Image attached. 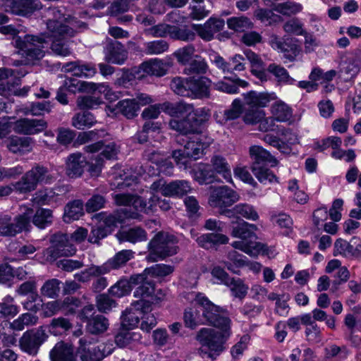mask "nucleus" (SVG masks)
<instances>
[{"instance_id": "obj_1", "label": "nucleus", "mask_w": 361, "mask_h": 361, "mask_svg": "<svg viewBox=\"0 0 361 361\" xmlns=\"http://www.w3.org/2000/svg\"><path fill=\"white\" fill-rule=\"evenodd\" d=\"M188 299L200 307L205 324L219 329L204 327L196 334V340L201 345L198 354L203 358L214 360L226 349V343L231 335V320L223 307L213 303L202 293L192 292Z\"/></svg>"}, {"instance_id": "obj_2", "label": "nucleus", "mask_w": 361, "mask_h": 361, "mask_svg": "<svg viewBox=\"0 0 361 361\" xmlns=\"http://www.w3.org/2000/svg\"><path fill=\"white\" fill-rule=\"evenodd\" d=\"M47 16L49 17L47 34V38L51 39V51L60 56L70 55L71 51L67 39L73 36L78 29L84 26V23L74 18H65L57 8H49Z\"/></svg>"}, {"instance_id": "obj_3", "label": "nucleus", "mask_w": 361, "mask_h": 361, "mask_svg": "<svg viewBox=\"0 0 361 361\" xmlns=\"http://www.w3.org/2000/svg\"><path fill=\"white\" fill-rule=\"evenodd\" d=\"M114 200L118 205L130 206L137 211L135 212H128L123 211L126 218L139 219L140 215L137 212L146 214L153 212L159 205L163 211H168L171 209V203L166 199H160L157 195H151L148 202L144 200L142 197L127 193L116 194L114 196Z\"/></svg>"}, {"instance_id": "obj_4", "label": "nucleus", "mask_w": 361, "mask_h": 361, "mask_svg": "<svg viewBox=\"0 0 361 361\" xmlns=\"http://www.w3.org/2000/svg\"><path fill=\"white\" fill-rule=\"evenodd\" d=\"M217 175L228 183H233L231 166L226 159L221 155H214L210 165L202 164L195 173V180L200 184L220 182Z\"/></svg>"}, {"instance_id": "obj_5", "label": "nucleus", "mask_w": 361, "mask_h": 361, "mask_svg": "<svg viewBox=\"0 0 361 361\" xmlns=\"http://www.w3.org/2000/svg\"><path fill=\"white\" fill-rule=\"evenodd\" d=\"M257 230L256 225L241 221L233 227L231 235L239 240L233 242L232 246L251 257L259 255L264 247V244L254 240L256 237L255 232Z\"/></svg>"}, {"instance_id": "obj_6", "label": "nucleus", "mask_w": 361, "mask_h": 361, "mask_svg": "<svg viewBox=\"0 0 361 361\" xmlns=\"http://www.w3.org/2000/svg\"><path fill=\"white\" fill-rule=\"evenodd\" d=\"M192 136L188 140L184 142V149L174 150L172 153V157L177 165L180 167L186 168L188 159L193 158L197 159L204 154V151L212 143V140L207 135L200 133V130L196 133H192Z\"/></svg>"}, {"instance_id": "obj_7", "label": "nucleus", "mask_w": 361, "mask_h": 361, "mask_svg": "<svg viewBox=\"0 0 361 361\" xmlns=\"http://www.w3.org/2000/svg\"><path fill=\"white\" fill-rule=\"evenodd\" d=\"M102 166L103 159L101 155L91 157L87 159L81 153H73L66 159V173L71 178H79L87 166V171L91 176H98L102 171Z\"/></svg>"}, {"instance_id": "obj_8", "label": "nucleus", "mask_w": 361, "mask_h": 361, "mask_svg": "<svg viewBox=\"0 0 361 361\" xmlns=\"http://www.w3.org/2000/svg\"><path fill=\"white\" fill-rule=\"evenodd\" d=\"M176 238L166 233H159L148 244L149 254L147 260L150 262L164 259L177 253Z\"/></svg>"}, {"instance_id": "obj_9", "label": "nucleus", "mask_w": 361, "mask_h": 361, "mask_svg": "<svg viewBox=\"0 0 361 361\" xmlns=\"http://www.w3.org/2000/svg\"><path fill=\"white\" fill-rule=\"evenodd\" d=\"M20 212L13 221L8 214H0V236H14L28 229L33 209L27 205H21Z\"/></svg>"}, {"instance_id": "obj_10", "label": "nucleus", "mask_w": 361, "mask_h": 361, "mask_svg": "<svg viewBox=\"0 0 361 361\" xmlns=\"http://www.w3.org/2000/svg\"><path fill=\"white\" fill-rule=\"evenodd\" d=\"M55 176L47 169L37 166L27 171L18 180L13 183V188L19 193H27L35 190L39 183H51Z\"/></svg>"}, {"instance_id": "obj_11", "label": "nucleus", "mask_w": 361, "mask_h": 361, "mask_svg": "<svg viewBox=\"0 0 361 361\" xmlns=\"http://www.w3.org/2000/svg\"><path fill=\"white\" fill-rule=\"evenodd\" d=\"M163 109L171 116H188L192 122L199 129V126L203 123L207 121L210 117L209 110L206 108L195 109L192 105L184 103H170L165 102Z\"/></svg>"}, {"instance_id": "obj_12", "label": "nucleus", "mask_w": 361, "mask_h": 361, "mask_svg": "<svg viewBox=\"0 0 361 361\" xmlns=\"http://www.w3.org/2000/svg\"><path fill=\"white\" fill-rule=\"evenodd\" d=\"M44 38L33 35H27L24 39L18 38L15 40V46L19 49L18 53L26 58V63L39 60L44 56Z\"/></svg>"}, {"instance_id": "obj_13", "label": "nucleus", "mask_w": 361, "mask_h": 361, "mask_svg": "<svg viewBox=\"0 0 361 361\" xmlns=\"http://www.w3.org/2000/svg\"><path fill=\"white\" fill-rule=\"evenodd\" d=\"M240 200L238 193L227 185L210 188L208 204L213 208H226Z\"/></svg>"}, {"instance_id": "obj_14", "label": "nucleus", "mask_w": 361, "mask_h": 361, "mask_svg": "<svg viewBox=\"0 0 361 361\" xmlns=\"http://www.w3.org/2000/svg\"><path fill=\"white\" fill-rule=\"evenodd\" d=\"M56 243L48 247L43 252L44 259L46 262H54L60 256H70L75 252V248L68 243V235L61 234L55 237Z\"/></svg>"}, {"instance_id": "obj_15", "label": "nucleus", "mask_w": 361, "mask_h": 361, "mask_svg": "<svg viewBox=\"0 0 361 361\" xmlns=\"http://www.w3.org/2000/svg\"><path fill=\"white\" fill-rule=\"evenodd\" d=\"M47 338L48 335L41 326L35 331L25 332L20 339V347L27 354L36 355L40 346Z\"/></svg>"}, {"instance_id": "obj_16", "label": "nucleus", "mask_w": 361, "mask_h": 361, "mask_svg": "<svg viewBox=\"0 0 361 361\" xmlns=\"http://www.w3.org/2000/svg\"><path fill=\"white\" fill-rule=\"evenodd\" d=\"M141 176L140 172H135L132 169L126 170L115 166L111 170L109 177L112 188H124L136 184Z\"/></svg>"}, {"instance_id": "obj_17", "label": "nucleus", "mask_w": 361, "mask_h": 361, "mask_svg": "<svg viewBox=\"0 0 361 361\" xmlns=\"http://www.w3.org/2000/svg\"><path fill=\"white\" fill-rule=\"evenodd\" d=\"M79 305V300L73 297H67L63 301L54 300L44 303L42 306V314L44 317H50L60 311L66 314H73Z\"/></svg>"}, {"instance_id": "obj_18", "label": "nucleus", "mask_w": 361, "mask_h": 361, "mask_svg": "<svg viewBox=\"0 0 361 361\" xmlns=\"http://www.w3.org/2000/svg\"><path fill=\"white\" fill-rule=\"evenodd\" d=\"M148 161L152 164H154L155 166H151L146 164L145 169H142L144 173L148 176H154L159 173L171 175L172 173L173 165L164 154L159 152H152L147 155Z\"/></svg>"}, {"instance_id": "obj_19", "label": "nucleus", "mask_w": 361, "mask_h": 361, "mask_svg": "<svg viewBox=\"0 0 361 361\" xmlns=\"http://www.w3.org/2000/svg\"><path fill=\"white\" fill-rule=\"evenodd\" d=\"M153 35L156 37H164L169 35L170 37L182 41H192L195 39V33L188 29L179 28L169 25H158L153 27Z\"/></svg>"}, {"instance_id": "obj_20", "label": "nucleus", "mask_w": 361, "mask_h": 361, "mask_svg": "<svg viewBox=\"0 0 361 361\" xmlns=\"http://www.w3.org/2000/svg\"><path fill=\"white\" fill-rule=\"evenodd\" d=\"M68 192V186L61 185L52 189H44L35 193V200L39 204H51L60 203L65 199Z\"/></svg>"}, {"instance_id": "obj_21", "label": "nucleus", "mask_w": 361, "mask_h": 361, "mask_svg": "<svg viewBox=\"0 0 361 361\" xmlns=\"http://www.w3.org/2000/svg\"><path fill=\"white\" fill-rule=\"evenodd\" d=\"M144 303L143 300L136 301L125 310L121 316V324L123 328L133 329L137 326L142 313L149 310L144 307Z\"/></svg>"}, {"instance_id": "obj_22", "label": "nucleus", "mask_w": 361, "mask_h": 361, "mask_svg": "<svg viewBox=\"0 0 361 361\" xmlns=\"http://www.w3.org/2000/svg\"><path fill=\"white\" fill-rule=\"evenodd\" d=\"M106 355L104 350L92 346L85 338H80L75 361H99Z\"/></svg>"}, {"instance_id": "obj_23", "label": "nucleus", "mask_w": 361, "mask_h": 361, "mask_svg": "<svg viewBox=\"0 0 361 361\" xmlns=\"http://www.w3.org/2000/svg\"><path fill=\"white\" fill-rule=\"evenodd\" d=\"M139 110V104L133 98L122 99L114 106H107L105 109L109 116H114L121 113L128 118L136 116Z\"/></svg>"}, {"instance_id": "obj_24", "label": "nucleus", "mask_w": 361, "mask_h": 361, "mask_svg": "<svg viewBox=\"0 0 361 361\" xmlns=\"http://www.w3.org/2000/svg\"><path fill=\"white\" fill-rule=\"evenodd\" d=\"M224 20L210 18L204 24H192V27L203 40L210 41L214 34L224 28Z\"/></svg>"}, {"instance_id": "obj_25", "label": "nucleus", "mask_w": 361, "mask_h": 361, "mask_svg": "<svg viewBox=\"0 0 361 361\" xmlns=\"http://www.w3.org/2000/svg\"><path fill=\"white\" fill-rule=\"evenodd\" d=\"M16 133L24 135H34L42 132L47 128V123L42 119L21 118L13 124Z\"/></svg>"}, {"instance_id": "obj_26", "label": "nucleus", "mask_w": 361, "mask_h": 361, "mask_svg": "<svg viewBox=\"0 0 361 361\" xmlns=\"http://www.w3.org/2000/svg\"><path fill=\"white\" fill-rule=\"evenodd\" d=\"M211 80L206 77H197L190 78L189 96L192 98L208 97Z\"/></svg>"}, {"instance_id": "obj_27", "label": "nucleus", "mask_w": 361, "mask_h": 361, "mask_svg": "<svg viewBox=\"0 0 361 361\" xmlns=\"http://www.w3.org/2000/svg\"><path fill=\"white\" fill-rule=\"evenodd\" d=\"M276 99L274 92H257L251 91L244 94L245 104L252 108H263Z\"/></svg>"}, {"instance_id": "obj_28", "label": "nucleus", "mask_w": 361, "mask_h": 361, "mask_svg": "<svg viewBox=\"0 0 361 361\" xmlns=\"http://www.w3.org/2000/svg\"><path fill=\"white\" fill-rule=\"evenodd\" d=\"M143 280L144 276L142 275L131 276L129 280L121 279L109 289V292L113 296L123 297L130 293L133 285H137Z\"/></svg>"}, {"instance_id": "obj_29", "label": "nucleus", "mask_w": 361, "mask_h": 361, "mask_svg": "<svg viewBox=\"0 0 361 361\" xmlns=\"http://www.w3.org/2000/svg\"><path fill=\"white\" fill-rule=\"evenodd\" d=\"M50 361H75L74 349L71 344L59 341L49 352Z\"/></svg>"}, {"instance_id": "obj_30", "label": "nucleus", "mask_w": 361, "mask_h": 361, "mask_svg": "<svg viewBox=\"0 0 361 361\" xmlns=\"http://www.w3.org/2000/svg\"><path fill=\"white\" fill-rule=\"evenodd\" d=\"M41 8L39 0H16L11 6L6 8V12L25 16Z\"/></svg>"}, {"instance_id": "obj_31", "label": "nucleus", "mask_w": 361, "mask_h": 361, "mask_svg": "<svg viewBox=\"0 0 361 361\" xmlns=\"http://www.w3.org/2000/svg\"><path fill=\"white\" fill-rule=\"evenodd\" d=\"M169 123V127L182 135H188L196 133L198 132V128L192 122L191 118L188 116H173Z\"/></svg>"}, {"instance_id": "obj_32", "label": "nucleus", "mask_w": 361, "mask_h": 361, "mask_svg": "<svg viewBox=\"0 0 361 361\" xmlns=\"http://www.w3.org/2000/svg\"><path fill=\"white\" fill-rule=\"evenodd\" d=\"M62 69L64 72L71 73L77 77L91 78L97 73L94 66L80 61L67 63L63 66Z\"/></svg>"}, {"instance_id": "obj_33", "label": "nucleus", "mask_w": 361, "mask_h": 361, "mask_svg": "<svg viewBox=\"0 0 361 361\" xmlns=\"http://www.w3.org/2000/svg\"><path fill=\"white\" fill-rule=\"evenodd\" d=\"M248 82L237 77L231 79L224 78V80L214 83V88L218 91L227 94H236L238 92V87H247Z\"/></svg>"}, {"instance_id": "obj_34", "label": "nucleus", "mask_w": 361, "mask_h": 361, "mask_svg": "<svg viewBox=\"0 0 361 361\" xmlns=\"http://www.w3.org/2000/svg\"><path fill=\"white\" fill-rule=\"evenodd\" d=\"M242 113V104L240 99H235L230 108L214 114V118L221 125H225L228 121L238 118Z\"/></svg>"}, {"instance_id": "obj_35", "label": "nucleus", "mask_w": 361, "mask_h": 361, "mask_svg": "<svg viewBox=\"0 0 361 361\" xmlns=\"http://www.w3.org/2000/svg\"><path fill=\"white\" fill-rule=\"evenodd\" d=\"M269 43L270 46L279 52L286 53L291 51L295 54L297 51V45L294 39L288 36L281 38L276 35H271L269 37Z\"/></svg>"}, {"instance_id": "obj_36", "label": "nucleus", "mask_w": 361, "mask_h": 361, "mask_svg": "<svg viewBox=\"0 0 361 361\" xmlns=\"http://www.w3.org/2000/svg\"><path fill=\"white\" fill-rule=\"evenodd\" d=\"M32 139L30 137H11L7 142V147L14 154H24L32 149Z\"/></svg>"}, {"instance_id": "obj_37", "label": "nucleus", "mask_w": 361, "mask_h": 361, "mask_svg": "<svg viewBox=\"0 0 361 361\" xmlns=\"http://www.w3.org/2000/svg\"><path fill=\"white\" fill-rule=\"evenodd\" d=\"M141 275L144 276V280L137 284L140 286L134 291V296L137 298H141L140 300L145 302L144 307L149 309V302L146 301L145 299L152 296L155 291L154 286L153 282L148 279V276L145 275V273Z\"/></svg>"}, {"instance_id": "obj_38", "label": "nucleus", "mask_w": 361, "mask_h": 361, "mask_svg": "<svg viewBox=\"0 0 361 361\" xmlns=\"http://www.w3.org/2000/svg\"><path fill=\"white\" fill-rule=\"evenodd\" d=\"M120 242L136 243L145 241L147 239V233L140 227H135L126 231H122L116 235Z\"/></svg>"}, {"instance_id": "obj_39", "label": "nucleus", "mask_w": 361, "mask_h": 361, "mask_svg": "<svg viewBox=\"0 0 361 361\" xmlns=\"http://www.w3.org/2000/svg\"><path fill=\"white\" fill-rule=\"evenodd\" d=\"M200 246L205 249H209L218 245L226 244L228 238L221 233H204L196 238Z\"/></svg>"}, {"instance_id": "obj_40", "label": "nucleus", "mask_w": 361, "mask_h": 361, "mask_svg": "<svg viewBox=\"0 0 361 361\" xmlns=\"http://www.w3.org/2000/svg\"><path fill=\"white\" fill-rule=\"evenodd\" d=\"M140 71L147 75L162 76L166 74L167 68L160 59H154L142 63L140 66Z\"/></svg>"}, {"instance_id": "obj_41", "label": "nucleus", "mask_w": 361, "mask_h": 361, "mask_svg": "<svg viewBox=\"0 0 361 361\" xmlns=\"http://www.w3.org/2000/svg\"><path fill=\"white\" fill-rule=\"evenodd\" d=\"M12 75V70L0 68V112L7 111L8 105L2 96L10 94L11 90L8 78Z\"/></svg>"}, {"instance_id": "obj_42", "label": "nucleus", "mask_w": 361, "mask_h": 361, "mask_svg": "<svg viewBox=\"0 0 361 361\" xmlns=\"http://www.w3.org/2000/svg\"><path fill=\"white\" fill-rule=\"evenodd\" d=\"M85 149L87 152L90 153H95L102 150L101 155L107 159H115L118 152V149L114 143H109L104 146L102 142L87 145Z\"/></svg>"}, {"instance_id": "obj_43", "label": "nucleus", "mask_w": 361, "mask_h": 361, "mask_svg": "<svg viewBox=\"0 0 361 361\" xmlns=\"http://www.w3.org/2000/svg\"><path fill=\"white\" fill-rule=\"evenodd\" d=\"M271 113L272 116L279 122L289 121L293 116L291 108L281 100L276 101L271 105Z\"/></svg>"}, {"instance_id": "obj_44", "label": "nucleus", "mask_w": 361, "mask_h": 361, "mask_svg": "<svg viewBox=\"0 0 361 361\" xmlns=\"http://www.w3.org/2000/svg\"><path fill=\"white\" fill-rule=\"evenodd\" d=\"M251 158L255 160L253 164L258 165L261 162H268L274 166L278 164V161L269 152L259 145H254L250 148Z\"/></svg>"}, {"instance_id": "obj_45", "label": "nucleus", "mask_w": 361, "mask_h": 361, "mask_svg": "<svg viewBox=\"0 0 361 361\" xmlns=\"http://www.w3.org/2000/svg\"><path fill=\"white\" fill-rule=\"evenodd\" d=\"M83 90H87V92L93 94H103L107 100H115L118 96L113 92L106 83H94L90 82L83 84Z\"/></svg>"}, {"instance_id": "obj_46", "label": "nucleus", "mask_w": 361, "mask_h": 361, "mask_svg": "<svg viewBox=\"0 0 361 361\" xmlns=\"http://www.w3.org/2000/svg\"><path fill=\"white\" fill-rule=\"evenodd\" d=\"M134 257V252L130 250H123L118 252L112 259H109L102 266H106L108 273L124 265L127 262Z\"/></svg>"}, {"instance_id": "obj_47", "label": "nucleus", "mask_w": 361, "mask_h": 361, "mask_svg": "<svg viewBox=\"0 0 361 361\" xmlns=\"http://www.w3.org/2000/svg\"><path fill=\"white\" fill-rule=\"evenodd\" d=\"M190 186L188 182L180 180L172 181L166 184L164 189V196L173 197L183 195L190 191Z\"/></svg>"}, {"instance_id": "obj_48", "label": "nucleus", "mask_w": 361, "mask_h": 361, "mask_svg": "<svg viewBox=\"0 0 361 361\" xmlns=\"http://www.w3.org/2000/svg\"><path fill=\"white\" fill-rule=\"evenodd\" d=\"M183 320L185 326L191 329H194L200 325L205 324L202 314L195 307H188L185 310Z\"/></svg>"}, {"instance_id": "obj_49", "label": "nucleus", "mask_w": 361, "mask_h": 361, "mask_svg": "<svg viewBox=\"0 0 361 361\" xmlns=\"http://www.w3.org/2000/svg\"><path fill=\"white\" fill-rule=\"evenodd\" d=\"M38 317L35 314L23 313L10 323V326L15 331H23L25 327L37 324Z\"/></svg>"}, {"instance_id": "obj_50", "label": "nucleus", "mask_w": 361, "mask_h": 361, "mask_svg": "<svg viewBox=\"0 0 361 361\" xmlns=\"http://www.w3.org/2000/svg\"><path fill=\"white\" fill-rule=\"evenodd\" d=\"M228 261L224 264L228 271L235 274H240V268L247 264L246 257L235 251L230 252L228 254Z\"/></svg>"}, {"instance_id": "obj_51", "label": "nucleus", "mask_w": 361, "mask_h": 361, "mask_svg": "<svg viewBox=\"0 0 361 361\" xmlns=\"http://www.w3.org/2000/svg\"><path fill=\"white\" fill-rule=\"evenodd\" d=\"M108 273L106 266H92L75 274V279L80 282L90 281L92 277L100 276Z\"/></svg>"}, {"instance_id": "obj_52", "label": "nucleus", "mask_w": 361, "mask_h": 361, "mask_svg": "<svg viewBox=\"0 0 361 361\" xmlns=\"http://www.w3.org/2000/svg\"><path fill=\"white\" fill-rule=\"evenodd\" d=\"M252 171L256 178L262 184L278 183V178L269 169L259 165L253 164Z\"/></svg>"}, {"instance_id": "obj_53", "label": "nucleus", "mask_w": 361, "mask_h": 361, "mask_svg": "<svg viewBox=\"0 0 361 361\" xmlns=\"http://www.w3.org/2000/svg\"><path fill=\"white\" fill-rule=\"evenodd\" d=\"M128 57V52L123 45L118 42L112 44L107 59L112 63L123 64Z\"/></svg>"}, {"instance_id": "obj_54", "label": "nucleus", "mask_w": 361, "mask_h": 361, "mask_svg": "<svg viewBox=\"0 0 361 361\" xmlns=\"http://www.w3.org/2000/svg\"><path fill=\"white\" fill-rule=\"evenodd\" d=\"M14 299L10 295H6L0 302V319L13 318L20 312V307L13 304Z\"/></svg>"}, {"instance_id": "obj_55", "label": "nucleus", "mask_w": 361, "mask_h": 361, "mask_svg": "<svg viewBox=\"0 0 361 361\" xmlns=\"http://www.w3.org/2000/svg\"><path fill=\"white\" fill-rule=\"evenodd\" d=\"M83 214V204L80 200L68 203L64 209L63 219L66 222L78 219Z\"/></svg>"}, {"instance_id": "obj_56", "label": "nucleus", "mask_w": 361, "mask_h": 361, "mask_svg": "<svg viewBox=\"0 0 361 361\" xmlns=\"http://www.w3.org/2000/svg\"><path fill=\"white\" fill-rule=\"evenodd\" d=\"M49 332L54 336L61 335L72 328L71 322L64 317L53 319L47 326Z\"/></svg>"}, {"instance_id": "obj_57", "label": "nucleus", "mask_w": 361, "mask_h": 361, "mask_svg": "<svg viewBox=\"0 0 361 361\" xmlns=\"http://www.w3.org/2000/svg\"><path fill=\"white\" fill-rule=\"evenodd\" d=\"M93 220L97 224H102L103 228L110 233L118 223H121L123 219L120 216L106 213H99L93 216Z\"/></svg>"}, {"instance_id": "obj_58", "label": "nucleus", "mask_w": 361, "mask_h": 361, "mask_svg": "<svg viewBox=\"0 0 361 361\" xmlns=\"http://www.w3.org/2000/svg\"><path fill=\"white\" fill-rule=\"evenodd\" d=\"M234 211L237 217H242L250 221H256L259 219V215L256 209L251 204L240 203L234 207Z\"/></svg>"}, {"instance_id": "obj_59", "label": "nucleus", "mask_w": 361, "mask_h": 361, "mask_svg": "<svg viewBox=\"0 0 361 361\" xmlns=\"http://www.w3.org/2000/svg\"><path fill=\"white\" fill-rule=\"evenodd\" d=\"M267 71L271 73L279 82L293 85L295 82V80L289 75L286 69L280 65L271 63L268 66Z\"/></svg>"}, {"instance_id": "obj_60", "label": "nucleus", "mask_w": 361, "mask_h": 361, "mask_svg": "<svg viewBox=\"0 0 361 361\" xmlns=\"http://www.w3.org/2000/svg\"><path fill=\"white\" fill-rule=\"evenodd\" d=\"M109 326L108 320L102 315H97L89 319L87 329L92 334L105 331Z\"/></svg>"}, {"instance_id": "obj_61", "label": "nucleus", "mask_w": 361, "mask_h": 361, "mask_svg": "<svg viewBox=\"0 0 361 361\" xmlns=\"http://www.w3.org/2000/svg\"><path fill=\"white\" fill-rule=\"evenodd\" d=\"M141 338L139 333L132 332L127 329H122L115 336V343L121 348L129 345L132 341H138Z\"/></svg>"}, {"instance_id": "obj_62", "label": "nucleus", "mask_w": 361, "mask_h": 361, "mask_svg": "<svg viewBox=\"0 0 361 361\" xmlns=\"http://www.w3.org/2000/svg\"><path fill=\"white\" fill-rule=\"evenodd\" d=\"M227 25L229 29L235 32H244L253 26L250 20L245 16L230 18L227 20Z\"/></svg>"}, {"instance_id": "obj_63", "label": "nucleus", "mask_w": 361, "mask_h": 361, "mask_svg": "<svg viewBox=\"0 0 361 361\" xmlns=\"http://www.w3.org/2000/svg\"><path fill=\"white\" fill-rule=\"evenodd\" d=\"M226 286L230 288L231 295L233 297L240 299H243L246 296L249 289L248 286L240 279L231 278Z\"/></svg>"}, {"instance_id": "obj_64", "label": "nucleus", "mask_w": 361, "mask_h": 361, "mask_svg": "<svg viewBox=\"0 0 361 361\" xmlns=\"http://www.w3.org/2000/svg\"><path fill=\"white\" fill-rule=\"evenodd\" d=\"M95 123L94 116L90 112L79 113L72 118V125L78 129L92 127Z\"/></svg>"}]
</instances>
